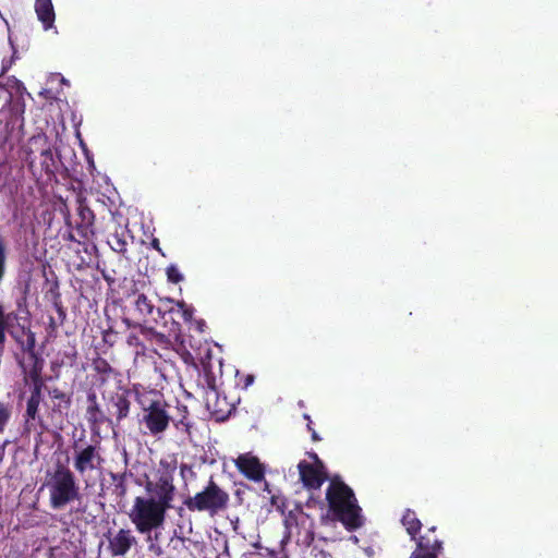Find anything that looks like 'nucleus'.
<instances>
[{
  "mask_svg": "<svg viewBox=\"0 0 558 558\" xmlns=\"http://www.w3.org/2000/svg\"><path fill=\"white\" fill-rule=\"evenodd\" d=\"M326 499L330 510L349 529L353 530L362 525L361 509L352 489L338 478L331 480Z\"/></svg>",
  "mask_w": 558,
  "mask_h": 558,
  "instance_id": "f257e3e1",
  "label": "nucleus"
},
{
  "mask_svg": "<svg viewBox=\"0 0 558 558\" xmlns=\"http://www.w3.org/2000/svg\"><path fill=\"white\" fill-rule=\"evenodd\" d=\"M166 511L167 509L156 502L155 498L136 497L129 517L138 532L149 533L162 525Z\"/></svg>",
  "mask_w": 558,
  "mask_h": 558,
  "instance_id": "f03ea898",
  "label": "nucleus"
},
{
  "mask_svg": "<svg viewBox=\"0 0 558 558\" xmlns=\"http://www.w3.org/2000/svg\"><path fill=\"white\" fill-rule=\"evenodd\" d=\"M228 500V494L210 482L204 490L186 500L185 505L190 510L215 514L226 508Z\"/></svg>",
  "mask_w": 558,
  "mask_h": 558,
  "instance_id": "7ed1b4c3",
  "label": "nucleus"
},
{
  "mask_svg": "<svg viewBox=\"0 0 558 558\" xmlns=\"http://www.w3.org/2000/svg\"><path fill=\"white\" fill-rule=\"evenodd\" d=\"M50 501L54 508H60L76 497L74 477L69 470L60 468L48 483Z\"/></svg>",
  "mask_w": 558,
  "mask_h": 558,
  "instance_id": "20e7f679",
  "label": "nucleus"
},
{
  "mask_svg": "<svg viewBox=\"0 0 558 558\" xmlns=\"http://www.w3.org/2000/svg\"><path fill=\"white\" fill-rule=\"evenodd\" d=\"M145 489L149 494L148 498H155L165 509L171 508L175 488L169 474H162L156 481H148Z\"/></svg>",
  "mask_w": 558,
  "mask_h": 558,
  "instance_id": "39448f33",
  "label": "nucleus"
},
{
  "mask_svg": "<svg viewBox=\"0 0 558 558\" xmlns=\"http://www.w3.org/2000/svg\"><path fill=\"white\" fill-rule=\"evenodd\" d=\"M298 468L305 487L317 489L322 486L326 474L323 463L316 456H313V462L301 461Z\"/></svg>",
  "mask_w": 558,
  "mask_h": 558,
  "instance_id": "423d86ee",
  "label": "nucleus"
},
{
  "mask_svg": "<svg viewBox=\"0 0 558 558\" xmlns=\"http://www.w3.org/2000/svg\"><path fill=\"white\" fill-rule=\"evenodd\" d=\"M234 463L239 471L248 480L254 482H260L265 477V466L259 461V459L252 454L251 452H246L240 454Z\"/></svg>",
  "mask_w": 558,
  "mask_h": 558,
  "instance_id": "0eeeda50",
  "label": "nucleus"
},
{
  "mask_svg": "<svg viewBox=\"0 0 558 558\" xmlns=\"http://www.w3.org/2000/svg\"><path fill=\"white\" fill-rule=\"evenodd\" d=\"M144 421L150 433L158 434L162 433L169 424V415L159 403H153L147 409V414L144 416Z\"/></svg>",
  "mask_w": 558,
  "mask_h": 558,
  "instance_id": "6e6552de",
  "label": "nucleus"
},
{
  "mask_svg": "<svg viewBox=\"0 0 558 558\" xmlns=\"http://www.w3.org/2000/svg\"><path fill=\"white\" fill-rule=\"evenodd\" d=\"M100 463V456L94 446H88L76 453L74 460L75 470L82 475L87 471L97 469Z\"/></svg>",
  "mask_w": 558,
  "mask_h": 558,
  "instance_id": "1a4fd4ad",
  "label": "nucleus"
},
{
  "mask_svg": "<svg viewBox=\"0 0 558 558\" xmlns=\"http://www.w3.org/2000/svg\"><path fill=\"white\" fill-rule=\"evenodd\" d=\"M34 9L44 29H51L56 20L52 0H35Z\"/></svg>",
  "mask_w": 558,
  "mask_h": 558,
  "instance_id": "9d476101",
  "label": "nucleus"
},
{
  "mask_svg": "<svg viewBox=\"0 0 558 558\" xmlns=\"http://www.w3.org/2000/svg\"><path fill=\"white\" fill-rule=\"evenodd\" d=\"M135 543L134 536L130 531L120 530L111 539H110V550L114 556L125 555L132 545Z\"/></svg>",
  "mask_w": 558,
  "mask_h": 558,
  "instance_id": "9b49d317",
  "label": "nucleus"
},
{
  "mask_svg": "<svg viewBox=\"0 0 558 558\" xmlns=\"http://www.w3.org/2000/svg\"><path fill=\"white\" fill-rule=\"evenodd\" d=\"M402 524L405 527L408 534L411 535L412 537H414L415 534L420 532L422 527L421 521L411 510H407L405 513L403 514Z\"/></svg>",
  "mask_w": 558,
  "mask_h": 558,
  "instance_id": "f8f14e48",
  "label": "nucleus"
},
{
  "mask_svg": "<svg viewBox=\"0 0 558 558\" xmlns=\"http://www.w3.org/2000/svg\"><path fill=\"white\" fill-rule=\"evenodd\" d=\"M441 544L435 542L430 550L424 545L423 541L417 543V549L411 555L410 558H436L435 551L440 549Z\"/></svg>",
  "mask_w": 558,
  "mask_h": 558,
  "instance_id": "ddd939ff",
  "label": "nucleus"
},
{
  "mask_svg": "<svg viewBox=\"0 0 558 558\" xmlns=\"http://www.w3.org/2000/svg\"><path fill=\"white\" fill-rule=\"evenodd\" d=\"M12 415L11 408L0 402V433H3Z\"/></svg>",
  "mask_w": 558,
  "mask_h": 558,
  "instance_id": "4468645a",
  "label": "nucleus"
},
{
  "mask_svg": "<svg viewBox=\"0 0 558 558\" xmlns=\"http://www.w3.org/2000/svg\"><path fill=\"white\" fill-rule=\"evenodd\" d=\"M175 306L178 307V313L181 314V316L185 320H191L193 317V307L185 304L183 301H178L175 303Z\"/></svg>",
  "mask_w": 558,
  "mask_h": 558,
  "instance_id": "2eb2a0df",
  "label": "nucleus"
},
{
  "mask_svg": "<svg viewBox=\"0 0 558 558\" xmlns=\"http://www.w3.org/2000/svg\"><path fill=\"white\" fill-rule=\"evenodd\" d=\"M135 304L137 310L142 313H150L153 310V306L149 304L148 299L144 294L137 296Z\"/></svg>",
  "mask_w": 558,
  "mask_h": 558,
  "instance_id": "dca6fc26",
  "label": "nucleus"
},
{
  "mask_svg": "<svg viewBox=\"0 0 558 558\" xmlns=\"http://www.w3.org/2000/svg\"><path fill=\"white\" fill-rule=\"evenodd\" d=\"M167 277L169 281L174 283L180 282L183 279V276L175 266H170L167 268Z\"/></svg>",
  "mask_w": 558,
  "mask_h": 558,
  "instance_id": "f3484780",
  "label": "nucleus"
},
{
  "mask_svg": "<svg viewBox=\"0 0 558 558\" xmlns=\"http://www.w3.org/2000/svg\"><path fill=\"white\" fill-rule=\"evenodd\" d=\"M11 93L7 88H0V108L10 102Z\"/></svg>",
  "mask_w": 558,
  "mask_h": 558,
  "instance_id": "a211bd4d",
  "label": "nucleus"
},
{
  "mask_svg": "<svg viewBox=\"0 0 558 558\" xmlns=\"http://www.w3.org/2000/svg\"><path fill=\"white\" fill-rule=\"evenodd\" d=\"M5 253L2 243L0 242V281L4 275Z\"/></svg>",
  "mask_w": 558,
  "mask_h": 558,
  "instance_id": "6ab92c4d",
  "label": "nucleus"
},
{
  "mask_svg": "<svg viewBox=\"0 0 558 558\" xmlns=\"http://www.w3.org/2000/svg\"><path fill=\"white\" fill-rule=\"evenodd\" d=\"M12 84L14 87H16V90H20L22 88V84L16 80L12 81Z\"/></svg>",
  "mask_w": 558,
  "mask_h": 558,
  "instance_id": "aec40b11",
  "label": "nucleus"
},
{
  "mask_svg": "<svg viewBox=\"0 0 558 558\" xmlns=\"http://www.w3.org/2000/svg\"><path fill=\"white\" fill-rule=\"evenodd\" d=\"M153 246L157 250H159V246H158V241L157 240H154L153 242Z\"/></svg>",
  "mask_w": 558,
  "mask_h": 558,
  "instance_id": "412c9836",
  "label": "nucleus"
},
{
  "mask_svg": "<svg viewBox=\"0 0 558 558\" xmlns=\"http://www.w3.org/2000/svg\"><path fill=\"white\" fill-rule=\"evenodd\" d=\"M32 402H33V401H31V402L28 403V411H31V409H32Z\"/></svg>",
  "mask_w": 558,
  "mask_h": 558,
  "instance_id": "4be33fe9",
  "label": "nucleus"
}]
</instances>
